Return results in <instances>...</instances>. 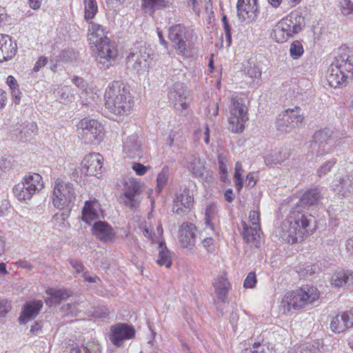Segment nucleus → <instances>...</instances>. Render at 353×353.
<instances>
[{"label":"nucleus","mask_w":353,"mask_h":353,"mask_svg":"<svg viewBox=\"0 0 353 353\" xmlns=\"http://www.w3.org/2000/svg\"><path fill=\"white\" fill-rule=\"evenodd\" d=\"M316 218L304 212L301 205H297L290 211L285 222L282 225V239L289 244L303 241L305 236L312 234L316 228Z\"/></svg>","instance_id":"f257e3e1"},{"label":"nucleus","mask_w":353,"mask_h":353,"mask_svg":"<svg viewBox=\"0 0 353 353\" xmlns=\"http://www.w3.org/2000/svg\"><path fill=\"white\" fill-rule=\"evenodd\" d=\"M88 41L94 52L97 61L105 69L115 63L117 52L114 42L105 36V30L99 24L92 23L89 28Z\"/></svg>","instance_id":"f03ea898"},{"label":"nucleus","mask_w":353,"mask_h":353,"mask_svg":"<svg viewBox=\"0 0 353 353\" xmlns=\"http://www.w3.org/2000/svg\"><path fill=\"white\" fill-rule=\"evenodd\" d=\"M104 99L105 106L113 114L112 119L128 114L132 106L130 93L121 81H115L107 88Z\"/></svg>","instance_id":"7ed1b4c3"},{"label":"nucleus","mask_w":353,"mask_h":353,"mask_svg":"<svg viewBox=\"0 0 353 353\" xmlns=\"http://www.w3.org/2000/svg\"><path fill=\"white\" fill-rule=\"evenodd\" d=\"M76 199L77 192L72 183L59 178L54 181L52 203L62 210V219L69 217Z\"/></svg>","instance_id":"20e7f679"},{"label":"nucleus","mask_w":353,"mask_h":353,"mask_svg":"<svg viewBox=\"0 0 353 353\" xmlns=\"http://www.w3.org/2000/svg\"><path fill=\"white\" fill-rule=\"evenodd\" d=\"M320 292L314 286L305 285L302 288L288 292L285 294L282 302L283 312L285 313V306L288 311L290 307L294 310H300L313 303L319 299Z\"/></svg>","instance_id":"39448f33"},{"label":"nucleus","mask_w":353,"mask_h":353,"mask_svg":"<svg viewBox=\"0 0 353 353\" xmlns=\"http://www.w3.org/2000/svg\"><path fill=\"white\" fill-rule=\"evenodd\" d=\"M43 188L41 176L37 173H32L26 175L21 182L15 185L13 192L18 200L26 202Z\"/></svg>","instance_id":"423d86ee"},{"label":"nucleus","mask_w":353,"mask_h":353,"mask_svg":"<svg viewBox=\"0 0 353 353\" xmlns=\"http://www.w3.org/2000/svg\"><path fill=\"white\" fill-rule=\"evenodd\" d=\"M312 139L311 149L316 157L332 152L337 141L335 132L327 128L316 131Z\"/></svg>","instance_id":"0eeeda50"},{"label":"nucleus","mask_w":353,"mask_h":353,"mask_svg":"<svg viewBox=\"0 0 353 353\" xmlns=\"http://www.w3.org/2000/svg\"><path fill=\"white\" fill-rule=\"evenodd\" d=\"M77 130L85 143L99 144L104 136L103 125L95 119H83L77 125Z\"/></svg>","instance_id":"6e6552de"},{"label":"nucleus","mask_w":353,"mask_h":353,"mask_svg":"<svg viewBox=\"0 0 353 353\" xmlns=\"http://www.w3.org/2000/svg\"><path fill=\"white\" fill-rule=\"evenodd\" d=\"M304 119L301 109L296 106L280 113L276 119L277 130L285 133L290 132Z\"/></svg>","instance_id":"1a4fd4ad"},{"label":"nucleus","mask_w":353,"mask_h":353,"mask_svg":"<svg viewBox=\"0 0 353 353\" xmlns=\"http://www.w3.org/2000/svg\"><path fill=\"white\" fill-rule=\"evenodd\" d=\"M248 119L247 108L239 100L232 99L229 117V128L235 133L242 132Z\"/></svg>","instance_id":"9d476101"},{"label":"nucleus","mask_w":353,"mask_h":353,"mask_svg":"<svg viewBox=\"0 0 353 353\" xmlns=\"http://www.w3.org/2000/svg\"><path fill=\"white\" fill-rule=\"evenodd\" d=\"M141 192L140 182L134 179H129L124 183L121 199L125 206L130 209H137L141 201Z\"/></svg>","instance_id":"9b49d317"},{"label":"nucleus","mask_w":353,"mask_h":353,"mask_svg":"<svg viewBox=\"0 0 353 353\" xmlns=\"http://www.w3.org/2000/svg\"><path fill=\"white\" fill-rule=\"evenodd\" d=\"M188 35L189 31L183 24H175L169 28V39L174 43L179 54L183 56H188V47L186 42Z\"/></svg>","instance_id":"f8f14e48"},{"label":"nucleus","mask_w":353,"mask_h":353,"mask_svg":"<svg viewBox=\"0 0 353 353\" xmlns=\"http://www.w3.org/2000/svg\"><path fill=\"white\" fill-rule=\"evenodd\" d=\"M188 91L183 83L176 82L168 93V97L174 108L179 111L187 110L189 108Z\"/></svg>","instance_id":"ddd939ff"},{"label":"nucleus","mask_w":353,"mask_h":353,"mask_svg":"<svg viewBox=\"0 0 353 353\" xmlns=\"http://www.w3.org/2000/svg\"><path fill=\"white\" fill-rule=\"evenodd\" d=\"M352 79V74H345L343 70L340 69L339 59L336 58L328 69L327 80L329 85L334 88L345 87Z\"/></svg>","instance_id":"4468645a"},{"label":"nucleus","mask_w":353,"mask_h":353,"mask_svg":"<svg viewBox=\"0 0 353 353\" xmlns=\"http://www.w3.org/2000/svg\"><path fill=\"white\" fill-rule=\"evenodd\" d=\"M103 157L99 153H90L81 161V174L87 176H97L103 169Z\"/></svg>","instance_id":"2eb2a0df"},{"label":"nucleus","mask_w":353,"mask_h":353,"mask_svg":"<svg viewBox=\"0 0 353 353\" xmlns=\"http://www.w3.org/2000/svg\"><path fill=\"white\" fill-rule=\"evenodd\" d=\"M110 332V340L116 346H121L123 341L133 338L135 334L134 327L125 323L112 325Z\"/></svg>","instance_id":"dca6fc26"},{"label":"nucleus","mask_w":353,"mask_h":353,"mask_svg":"<svg viewBox=\"0 0 353 353\" xmlns=\"http://www.w3.org/2000/svg\"><path fill=\"white\" fill-rule=\"evenodd\" d=\"M258 0H238L236 3L237 15L239 19H254L259 12Z\"/></svg>","instance_id":"f3484780"},{"label":"nucleus","mask_w":353,"mask_h":353,"mask_svg":"<svg viewBox=\"0 0 353 353\" xmlns=\"http://www.w3.org/2000/svg\"><path fill=\"white\" fill-rule=\"evenodd\" d=\"M194 198L190 194V190L185 188L176 194L174 201L173 210L178 214H187L192 208Z\"/></svg>","instance_id":"a211bd4d"},{"label":"nucleus","mask_w":353,"mask_h":353,"mask_svg":"<svg viewBox=\"0 0 353 353\" xmlns=\"http://www.w3.org/2000/svg\"><path fill=\"white\" fill-rule=\"evenodd\" d=\"M353 327V312L345 311L341 314H336L332 319L330 328L335 333L344 332L349 328Z\"/></svg>","instance_id":"6ab92c4d"},{"label":"nucleus","mask_w":353,"mask_h":353,"mask_svg":"<svg viewBox=\"0 0 353 353\" xmlns=\"http://www.w3.org/2000/svg\"><path fill=\"white\" fill-rule=\"evenodd\" d=\"M179 240L182 247L191 248L194 245L196 237V227L192 223H183L179 228Z\"/></svg>","instance_id":"aec40b11"},{"label":"nucleus","mask_w":353,"mask_h":353,"mask_svg":"<svg viewBox=\"0 0 353 353\" xmlns=\"http://www.w3.org/2000/svg\"><path fill=\"white\" fill-rule=\"evenodd\" d=\"M92 234L103 242H112L115 234L113 228L107 222L102 221H95L92 228Z\"/></svg>","instance_id":"412c9836"},{"label":"nucleus","mask_w":353,"mask_h":353,"mask_svg":"<svg viewBox=\"0 0 353 353\" xmlns=\"http://www.w3.org/2000/svg\"><path fill=\"white\" fill-rule=\"evenodd\" d=\"M281 21L288 26V33L292 34L293 36L301 32L305 26V19L299 11L292 12Z\"/></svg>","instance_id":"4be33fe9"},{"label":"nucleus","mask_w":353,"mask_h":353,"mask_svg":"<svg viewBox=\"0 0 353 353\" xmlns=\"http://www.w3.org/2000/svg\"><path fill=\"white\" fill-rule=\"evenodd\" d=\"M0 55L2 61H8L15 56L17 51V43L8 34H0Z\"/></svg>","instance_id":"5701e85b"},{"label":"nucleus","mask_w":353,"mask_h":353,"mask_svg":"<svg viewBox=\"0 0 353 353\" xmlns=\"http://www.w3.org/2000/svg\"><path fill=\"white\" fill-rule=\"evenodd\" d=\"M43 307L41 301H34L23 305L22 314L19 317L20 324H26L29 320L35 318Z\"/></svg>","instance_id":"b1692460"},{"label":"nucleus","mask_w":353,"mask_h":353,"mask_svg":"<svg viewBox=\"0 0 353 353\" xmlns=\"http://www.w3.org/2000/svg\"><path fill=\"white\" fill-rule=\"evenodd\" d=\"M123 151L129 158L140 157L141 154V140L137 134L129 136L123 143Z\"/></svg>","instance_id":"393cba45"},{"label":"nucleus","mask_w":353,"mask_h":353,"mask_svg":"<svg viewBox=\"0 0 353 353\" xmlns=\"http://www.w3.org/2000/svg\"><path fill=\"white\" fill-rule=\"evenodd\" d=\"M101 213L100 204L97 201H86L82 210V220L90 223L91 221L99 219Z\"/></svg>","instance_id":"a878e982"},{"label":"nucleus","mask_w":353,"mask_h":353,"mask_svg":"<svg viewBox=\"0 0 353 353\" xmlns=\"http://www.w3.org/2000/svg\"><path fill=\"white\" fill-rule=\"evenodd\" d=\"M214 287L217 297L222 302H226L228 294L231 289V285L225 274H223L217 277L214 283Z\"/></svg>","instance_id":"bb28decb"},{"label":"nucleus","mask_w":353,"mask_h":353,"mask_svg":"<svg viewBox=\"0 0 353 353\" xmlns=\"http://www.w3.org/2000/svg\"><path fill=\"white\" fill-rule=\"evenodd\" d=\"M243 232L241 233L243 240L248 244L255 247L260 246L259 227L248 226L245 222H242Z\"/></svg>","instance_id":"cd10ccee"},{"label":"nucleus","mask_w":353,"mask_h":353,"mask_svg":"<svg viewBox=\"0 0 353 353\" xmlns=\"http://www.w3.org/2000/svg\"><path fill=\"white\" fill-rule=\"evenodd\" d=\"M331 283L335 287L352 286L353 285V272L349 270L336 272L332 276Z\"/></svg>","instance_id":"c85d7f7f"},{"label":"nucleus","mask_w":353,"mask_h":353,"mask_svg":"<svg viewBox=\"0 0 353 353\" xmlns=\"http://www.w3.org/2000/svg\"><path fill=\"white\" fill-rule=\"evenodd\" d=\"M205 161L198 154H192L188 160V169L195 177H202L204 174Z\"/></svg>","instance_id":"c756f323"},{"label":"nucleus","mask_w":353,"mask_h":353,"mask_svg":"<svg viewBox=\"0 0 353 353\" xmlns=\"http://www.w3.org/2000/svg\"><path fill=\"white\" fill-rule=\"evenodd\" d=\"M322 198V194L317 188L307 190L300 199L299 204L302 206L314 205L317 204L319 201Z\"/></svg>","instance_id":"7c9ffc66"},{"label":"nucleus","mask_w":353,"mask_h":353,"mask_svg":"<svg viewBox=\"0 0 353 353\" xmlns=\"http://www.w3.org/2000/svg\"><path fill=\"white\" fill-rule=\"evenodd\" d=\"M157 263L160 266H165L167 268H170L172 263L171 253L163 241L159 243V256Z\"/></svg>","instance_id":"2f4dec72"},{"label":"nucleus","mask_w":353,"mask_h":353,"mask_svg":"<svg viewBox=\"0 0 353 353\" xmlns=\"http://www.w3.org/2000/svg\"><path fill=\"white\" fill-rule=\"evenodd\" d=\"M170 5V0H141L143 9L151 14L155 10L169 8Z\"/></svg>","instance_id":"473e14b6"},{"label":"nucleus","mask_w":353,"mask_h":353,"mask_svg":"<svg viewBox=\"0 0 353 353\" xmlns=\"http://www.w3.org/2000/svg\"><path fill=\"white\" fill-rule=\"evenodd\" d=\"M152 48L148 46L145 43H139L130 54L137 57V58L141 59V61L149 63L150 60L152 59Z\"/></svg>","instance_id":"72a5a7b5"},{"label":"nucleus","mask_w":353,"mask_h":353,"mask_svg":"<svg viewBox=\"0 0 353 353\" xmlns=\"http://www.w3.org/2000/svg\"><path fill=\"white\" fill-rule=\"evenodd\" d=\"M126 65L128 68L134 70L137 73L143 72L148 67V63L141 61V59L131 54L126 59Z\"/></svg>","instance_id":"f704fd0d"},{"label":"nucleus","mask_w":353,"mask_h":353,"mask_svg":"<svg viewBox=\"0 0 353 353\" xmlns=\"http://www.w3.org/2000/svg\"><path fill=\"white\" fill-rule=\"evenodd\" d=\"M46 294L50 296H54L55 304H60L61 301L66 300L72 295V292L70 290L54 288L48 289Z\"/></svg>","instance_id":"c9c22d12"},{"label":"nucleus","mask_w":353,"mask_h":353,"mask_svg":"<svg viewBox=\"0 0 353 353\" xmlns=\"http://www.w3.org/2000/svg\"><path fill=\"white\" fill-rule=\"evenodd\" d=\"M170 176V168L168 165H164L157 177V189L158 192L167 185Z\"/></svg>","instance_id":"e433bc0d"},{"label":"nucleus","mask_w":353,"mask_h":353,"mask_svg":"<svg viewBox=\"0 0 353 353\" xmlns=\"http://www.w3.org/2000/svg\"><path fill=\"white\" fill-rule=\"evenodd\" d=\"M84 6L85 19L88 21L93 19L98 12V6L96 0H84Z\"/></svg>","instance_id":"4c0bfd02"},{"label":"nucleus","mask_w":353,"mask_h":353,"mask_svg":"<svg viewBox=\"0 0 353 353\" xmlns=\"http://www.w3.org/2000/svg\"><path fill=\"white\" fill-rule=\"evenodd\" d=\"M344 56H340L339 57H337L339 59V65L340 69L341 70H343L345 72V74L347 75V74H352V77H353V61L352 59H350L349 56L345 59Z\"/></svg>","instance_id":"58836bf2"},{"label":"nucleus","mask_w":353,"mask_h":353,"mask_svg":"<svg viewBox=\"0 0 353 353\" xmlns=\"http://www.w3.org/2000/svg\"><path fill=\"white\" fill-rule=\"evenodd\" d=\"M228 160L226 157L221 153L218 154V164L219 168V173L221 174V181L225 182L228 177Z\"/></svg>","instance_id":"ea45409f"},{"label":"nucleus","mask_w":353,"mask_h":353,"mask_svg":"<svg viewBox=\"0 0 353 353\" xmlns=\"http://www.w3.org/2000/svg\"><path fill=\"white\" fill-rule=\"evenodd\" d=\"M243 353H271L269 347L264 343H254L251 347L245 348Z\"/></svg>","instance_id":"a19ab883"},{"label":"nucleus","mask_w":353,"mask_h":353,"mask_svg":"<svg viewBox=\"0 0 353 353\" xmlns=\"http://www.w3.org/2000/svg\"><path fill=\"white\" fill-rule=\"evenodd\" d=\"M74 98L75 94L70 88L65 86L61 89L59 98L61 103H67L74 100Z\"/></svg>","instance_id":"79ce46f5"},{"label":"nucleus","mask_w":353,"mask_h":353,"mask_svg":"<svg viewBox=\"0 0 353 353\" xmlns=\"http://www.w3.org/2000/svg\"><path fill=\"white\" fill-rule=\"evenodd\" d=\"M284 161L281 152H272L264 157V162L266 165L281 164Z\"/></svg>","instance_id":"37998d69"},{"label":"nucleus","mask_w":353,"mask_h":353,"mask_svg":"<svg viewBox=\"0 0 353 353\" xmlns=\"http://www.w3.org/2000/svg\"><path fill=\"white\" fill-rule=\"evenodd\" d=\"M303 52L304 50L303 46L299 41H294L291 43L290 48V54L292 59H299L303 54Z\"/></svg>","instance_id":"c03bdc74"},{"label":"nucleus","mask_w":353,"mask_h":353,"mask_svg":"<svg viewBox=\"0 0 353 353\" xmlns=\"http://www.w3.org/2000/svg\"><path fill=\"white\" fill-rule=\"evenodd\" d=\"M339 6L344 16H353V0H339Z\"/></svg>","instance_id":"a18cd8bd"},{"label":"nucleus","mask_w":353,"mask_h":353,"mask_svg":"<svg viewBox=\"0 0 353 353\" xmlns=\"http://www.w3.org/2000/svg\"><path fill=\"white\" fill-rule=\"evenodd\" d=\"M217 213L216 207L214 205H210L207 206L205 213V223L209 225L212 229L214 227L212 219L215 217Z\"/></svg>","instance_id":"49530a36"},{"label":"nucleus","mask_w":353,"mask_h":353,"mask_svg":"<svg viewBox=\"0 0 353 353\" xmlns=\"http://www.w3.org/2000/svg\"><path fill=\"white\" fill-rule=\"evenodd\" d=\"M234 177L235 179L236 186L239 190L243 187V179L241 175L243 173V169L242 167V163L239 161H237L235 163V169H234Z\"/></svg>","instance_id":"de8ad7c7"},{"label":"nucleus","mask_w":353,"mask_h":353,"mask_svg":"<svg viewBox=\"0 0 353 353\" xmlns=\"http://www.w3.org/2000/svg\"><path fill=\"white\" fill-rule=\"evenodd\" d=\"M341 185L343 194H353V176H348L343 179Z\"/></svg>","instance_id":"09e8293b"},{"label":"nucleus","mask_w":353,"mask_h":353,"mask_svg":"<svg viewBox=\"0 0 353 353\" xmlns=\"http://www.w3.org/2000/svg\"><path fill=\"white\" fill-rule=\"evenodd\" d=\"M12 304L8 299L0 297V321L11 311Z\"/></svg>","instance_id":"8fccbe9b"},{"label":"nucleus","mask_w":353,"mask_h":353,"mask_svg":"<svg viewBox=\"0 0 353 353\" xmlns=\"http://www.w3.org/2000/svg\"><path fill=\"white\" fill-rule=\"evenodd\" d=\"M79 304L77 303H69L63 305L61 307V310L65 312L67 314H71L72 316H76L80 310L79 308Z\"/></svg>","instance_id":"3c124183"},{"label":"nucleus","mask_w":353,"mask_h":353,"mask_svg":"<svg viewBox=\"0 0 353 353\" xmlns=\"http://www.w3.org/2000/svg\"><path fill=\"white\" fill-rule=\"evenodd\" d=\"M336 161L334 159H332L323 163L318 170L317 175L320 177L327 174L333 166L336 164Z\"/></svg>","instance_id":"603ef678"},{"label":"nucleus","mask_w":353,"mask_h":353,"mask_svg":"<svg viewBox=\"0 0 353 353\" xmlns=\"http://www.w3.org/2000/svg\"><path fill=\"white\" fill-rule=\"evenodd\" d=\"M85 353H99L101 352V346L97 341H88L83 345Z\"/></svg>","instance_id":"864d4df0"},{"label":"nucleus","mask_w":353,"mask_h":353,"mask_svg":"<svg viewBox=\"0 0 353 353\" xmlns=\"http://www.w3.org/2000/svg\"><path fill=\"white\" fill-rule=\"evenodd\" d=\"M271 37L275 41L281 43L285 42L288 39L285 35V33H283L280 29L276 26L274 28L271 32Z\"/></svg>","instance_id":"5fc2aeb1"},{"label":"nucleus","mask_w":353,"mask_h":353,"mask_svg":"<svg viewBox=\"0 0 353 353\" xmlns=\"http://www.w3.org/2000/svg\"><path fill=\"white\" fill-rule=\"evenodd\" d=\"M256 283V277L254 272H250L245 278L243 286L246 288H253Z\"/></svg>","instance_id":"6e6d98bb"},{"label":"nucleus","mask_w":353,"mask_h":353,"mask_svg":"<svg viewBox=\"0 0 353 353\" xmlns=\"http://www.w3.org/2000/svg\"><path fill=\"white\" fill-rule=\"evenodd\" d=\"M110 313L111 312L108 307L103 306V307H100L97 308L94 311V316L96 317L105 319V318L109 317L110 315Z\"/></svg>","instance_id":"4d7b16f0"},{"label":"nucleus","mask_w":353,"mask_h":353,"mask_svg":"<svg viewBox=\"0 0 353 353\" xmlns=\"http://www.w3.org/2000/svg\"><path fill=\"white\" fill-rule=\"evenodd\" d=\"M84 281L90 283H97L101 281L100 279L95 274H90L88 271H85L82 274Z\"/></svg>","instance_id":"13d9d810"},{"label":"nucleus","mask_w":353,"mask_h":353,"mask_svg":"<svg viewBox=\"0 0 353 353\" xmlns=\"http://www.w3.org/2000/svg\"><path fill=\"white\" fill-rule=\"evenodd\" d=\"M149 168V166H145L140 163H134L132 165V169L139 176L145 174Z\"/></svg>","instance_id":"bf43d9fd"},{"label":"nucleus","mask_w":353,"mask_h":353,"mask_svg":"<svg viewBox=\"0 0 353 353\" xmlns=\"http://www.w3.org/2000/svg\"><path fill=\"white\" fill-rule=\"evenodd\" d=\"M202 244L208 252L212 253L215 250V245L212 238H205L203 240Z\"/></svg>","instance_id":"052dcab7"},{"label":"nucleus","mask_w":353,"mask_h":353,"mask_svg":"<svg viewBox=\"0 0 353 353\" xmlns=\"http://www.w3.org/2000/svg\"><path fill=\"white\" fill-rule=\"evenodd\" d=\"M48 63V58L46 57H40L39 58V59L37 60V61L36 62L34 68H33V70L34 72H39L41 68H42L43 67H44Z\"/></svg>","instance_id":"680f3d73"},{"label":"nucleus","mask_w":353,"mask_h":353,"mask_svg":"<svg viewBox=\"0 0 353 353\" xmlns=\"http://www.w3.org/2000/svg\"><path fill=\"white\" fill-rule=\"evenodd\" d=\"M70 264L76 270V272L77 273L81 272L83 274V272H85L84 271L85 268L81 262H80L76 259H71L70 261Z\"/></svg>","instance_id":"e2e57ef3"},{"label":"nucleus","mask_w":353,"mask_h":353,"mask_svg":"<svg viewBox=\"0 0 353 353\" xmlns=\"http://www.w3.org/2000/svg\"><path fill=\"white\" fill-rule=\"evenodd\" d=\"M223 30L225 34L226 42L228 46H230L232 43V27L230 23L223 26Z\"/></svg>","instance_id":"0e129e2a"},{"label":"nucleus","mask_w":353,"mask_h":353,"mask_svg":"<svg viewBox=\"0 0 353 353\" xmlns=\"http://www.w3.org/2000/svg\"><path fill=\"white\" fill-rule=\"evenodd\" d=\"M72 81L82 91L86 90V83L82 78L74 76Z\"/></svg>","instance_id":"69168bd1"},{"label":"nucleus","mask_w":353,"mask_h":353,"mask_svg":"<svg viewBox=\"0 0 353 353\" xmlns=\"http://www.w3.org/2000/svg\"><path fill=\"white\" fill-rule=\"evenodd\" d=\"M11 94L12 97L16 104H19L21 100V92L19 91V86L11 88Z\"/></svg>","instance_id":"338daca9"},{"label":"nucleus","mask_w":353,"mask_h":353,"mask_svg":"<svg viewBox=\"0 0 353 353\" xmlns=\"http://www.w3.org/2000/svg\"><path fill=\"white\" fill-rule=\"evenodd\" d=\"M250 220L253 225L259 227V212L258 211L252 210L250 212Z\"/></svg>","instance_id":"774afa93"}]
</instances>
